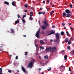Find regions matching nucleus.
Wrapping results in <instances>:
<instances>
[{"label":"nucleus","mask_w":74,"mask_h":74,"mask_svg":"<svg viewBox=\"0 0 74 74\" xmlns=\"http://www.w3.org/2000/svg\"><path fill=\"white\" fill-rule=\"evenodd\" d=\"M56 49V47H53L52 48L51 47H46L45 51L46 52H50V51H52L53 52Z\"/></svg>","instance_id":"obj_1"},{"label":"nucleus","mask_w":74,"mask_h":74,"mask_svg":"<svg viewBox=\"0 0 74 74\" xmlns=\"http://www.w3.org/2000/svg\"><path fill=\"white\" fill-rule=\"evenodd\" d=\"M60 36V34H59L58 33H57L56 35V39L54 40V41L55 42H59V41L58 42V41L60 40V38H59V37Z\"/></svg>","instance_id":"obj_2"},{"label":"nucleus","mask_w":74,"mask_h":74,"mask_svg":"<svg viewBox=\"0 0 74 74\" xmlns=\"http://www.w3.org/2000/svg\"><path fill=\"white\" fill-rule=\"evenodd\" d=\"M34 61L35 60L34 59H33L31 60V62H30L28 65H27V68L30 67V69H31L33 67V64L34 63Z\"/></svg>","instance_id":"obj_3"},{"label":"nucleus","mask_w":74,"mask_h":74,"mask_svg":"<svg viewBox=\"0 0 74 74\" xmlns=\"http://www.w3.org/2000/svg\"><path fill=\"white\" fill-rule=\"evenodd\" d=\"M40 30H38L36 32V34L35 36L37 38H39L40 37V35H39V33H40Z\"/></svg>","instance_id":"obj_4"},{"label":"nucleus","mask_w":74,"mask_h":74,"mask_svg":"<svg viewBox=\"0 0 74 74\" xmlns=\"http://www.w3.org/2000/svg\"><path fill=\"white\" fill-rule=\"evenodd\" d=\"M55 33V31L52 30L51 31L50 34H48V36H49V35H51V34H54Z\"/></svg>","instance_id":"obj_5"},{"label":"nucleus","mask_w":74,"mask_h":74,"mask_svg":"<svg viewBox=\"0 0 74 74\" xmlns=\"http://www.w3.org/2000/svg\"><path fill=\"white\" fill-rule=\"evenodd\" d=\"M65 13H66V14H70V10H69V9H66L65 11Z\"/></svg>","instance_id":"obj_6"},{"label":"nucleus","mask_w":74,"mask_h":74,"mask_svg":"<svg viewBox=\"0 0 74 74\" xmlns=\"http://www.w3.org/2000/svg\"><path fill=\"white\" fill-rule=\"evenodd\" d=\"M21 69L22 71H23L24 73H26V69H25L22 66Z\"/></svg>","instance_id":"obj_7"},{"label":"nucleus","mask_w":74,"mask_h":74,"mask_svg":"<svg viewBox=\"0 0 74 74\" xmlns=\"http://www.w3.org/2000/svg\"><path fill=\"white\" fill-rule=\"evenodd\" d=\"M44 25L45 26H48V24L47 23V21H44Z\"/></svg>","instance_id":"obj_8"},{"label":"nucleus","mask_w":74,"mask_h":74,"mask_svg":"<svg viewBox=\"0 0 74 74\" xmlns=\"http://www.w3.org/2000/svg\"><path fill=\"white\" fill-rule=\"evenodd\" d=\"M70 53L71 54V55L72 56L74 55V50H72L70 52Z\"/></svg>","instance_id":"obj_9"},{"label":"nucleus","mask_w":74,"mask_h":74,"mask_svg":"<svg viewBox=\"0 0 74 74\" xmlns=\"http://www.w3.org/2000/svg\"><path fill=\"white\" fill-rule=\"evenodd\" d=\"M2 68H3V67H2L1 68H0V74H3L2 72L3 71L2 70Z\"/></svg>","instance_id":"obj_10"},{"label":"nucleus","mask_w":74,"mask_h":74,"mask_svg":"<svg viewBox=\"0 0 74 74\" xmlns=\"http://www.w3.org/2000/svg\"><path fill=\"white\" fill-rule=\"evenodd\" d=\"M10 31L11 33H13V34H14V33H15V32L14 31V30H13V29H10Z\"/></svg>","instance_id":"obj_11"},{"label":"nucleus","mask_w":74,"mask_h":74,"mask_svg":"<svg viewBox=\"0 0 74 74\" xmlns=\"http://www.w3.org/2000/svg\"><path fill=\"white\" fill-rule=\"evenodd\" d=\"M19 23V20H17L15 22V24H17V23Z\"/></svg>","instance_id":"obj_12"},{"label":"nucleus","mask_w":74,"mask_h":74,"mask_svg":"<svg viewBox=\"0 0 74 74\" xmlns=\"http://www.w3.org/2000/svg\"><path fill=\"white\" fill-rule=\"evenodd\" d=\"M67 16H66V17H67V18H70L71 16V14H67Z\"/></svg>","instance_id":"obj_13"},{"label":"nucleus","mask_w":74,"mask_h":74,"mask_svg":"<svg viewBox=\"0 0 74 74\" xmlns=\"http://www.w3.org/2000/svg\"><path fill=\"white\" fill-rule=\"evenodd\" d=\"M61 67H62V68H63L64 70V69H65V66H63V65H62L59 67V69H61Z\"/></svg>","instance_id":"obj_14"},{"label":"nucleus","mask_w":74,"mask_h":74,"mask_svg":"<svg viewBox=\"0 0 74 74\" xmlns=\"http://www.w3.org/2000/svg\"><path fill=\"white\" fill-rule=\"evenodd\" d=\"M40 43L41 44H45V43L44 42V41H43L42 40H40Z\"/></svg>","instance_id":"obj_15"},{"label":"nucleus","mask_w":74,"mask_h":74,"mask_svg":"<svg viewBox=\"0 0 74 74\" xmlns=\"http://www.w3.org/2000/svg\"><path fill=\"white\" fill-rule=\"evenodd\" d=\"M64 58L65 60H67V55H65L64 56Z\"/></svg>","instance_id":"obj_16"},{"label":"nucleus","mask_w":74,"mask_h":74,"mask_svg":"<svg viewBox=\"0 0 74 74\" xmlns=\"http://www.w3.org/2000/svg\"><path fill=\"white\" fill-rule=\"evenodd\" d=\"M15 1H13L12 3V5H13V6H15L16 4H15Z\"/></svg>","instance_id":"obj_17"},{"label":"nucleus","mask_w":74,"mask_h":74,"mask_svg":"<svg viewBox=\"0 0 74 74\" xmlns=\"http://www.w3.org/2000/svg\"><path fill=\"white\" fill-rule=\"evenodd\" d=\"M4 4H6V5H9V3H8V2L5 1L4 2Z\"/></svg>","instance_id":"obj_18"},{"label":"nucleus","mask_w":74,"mask_h":74,"mask_svg":"<svg viewBox=\"0 0 74 74\" xmlns=\"http://www.w3.org/2000/svg\"><path fill=\"white\" fill-rule=\"evenodd\" d=\"M68 41H69V38H66V39H65V42H68Z\"/></svg>","instance_id":"obj_19"},{"label":"nucleus","mask_w":74,"mask_h":74,"mask_svg":"<svg viewBox=\"0 0 74 74\" xmlns=\"http://www.w3.org/2000/svg\"><path fill=\"white\" fill-rule=\"evenodd\" d=\"M33 12H30V17H32V16H33Z\"/></svg>","instance_id":"obj_20"},{"label":"nucleus","mask_w":74,"mask_h":74,"mask_svg":"<svg viewBox=\"0 0 74 74\" xmlns=\"http://www.w3.org/2000/svg\"><path fill=\"white\" fill-rule=\"evenodd\" d=\"M61 35H62V36H63L64 35V32L62 31L61 32Z\"/></svg>","instance_id":"obj_21"},{"label":"nucleus","mask_w":74,"mask_h":74,"mask_svg":"<svg viewBox=\"0 0 74 74\" xmlns=\"http://www.w3.org/2000/svg\"><path fill=\"white\" fill-rule=\"evenodd\" d=\"M48 56H44V58L45 59H48Z\"/></svg>","instance_id":"obj_22"},{"label":"nucleus","mask_w":74,"mask_h":74,"mask_svg":"<svg viewBox=\"0 0 74 74\" xmlns=\"http://www.w3.org/2000/svg\"><path fill=\"white\" fill-rule=\"evenodd\" d=\"M22 20L23 23H26V21L23 20V19H22Z\"/></svg>","instance_id":"obj_23"},{"label":"nucleus","mask_w":74,"mask_h":74,"mask_svg":"<svg viewBox=\"0 0 74 74\" xmlns=\"http://www.w3.org/2000/svg\"><path fill=\"white\" fill-rule=\"evenodd\" d=\"M63 14V16H66L67 15V14L65 13H62Z\"/></svg>","instance_id":"obj_24"},{"label":"nucleus","mask_w":74,"mask_h":74,"mask_svg":"<svg viewBox=\"0 0 74 74\" xmlns=\"http://www.w3.org/2000/svg\"><path fill=\"white\" fill-rule=\"evenodd\" d=\"M24 7L25 8H27L28 7V5L27 4H25L24 5Z\"/></svg>","instance_id":"obj_25"},{"label":"nucleus","mask_w":74,"mask_h":74,"mask_svg":"<svg viewBox=\"0 0 74 74\" xmlns=\"http://www.w3.org/2000/svg\"><path fill=\"white\" fill-rule=\"evenodd\" d=\"M46 26H42V29H45V28H46Z\"/></svg>","instance_id":"obj_26"},{"label":"nucleus","mask_w":74,"mask_h":74,"mask_svg":"<svg viewBox=\"0 0 74 74\" xmlns=\"http://www.w3.org/2000/svg\"><path fill=\"white\" fill-rule=\"evenodd\" d=\"M55 12V11H52V12H51V13H50V15H52V14H53L54 13V12Z\"/></svg>","instance_id":"obj_27"},{"label":"nucleus","mask_w":74,"mask_h":74,"mask_svg":"<svg viewBox=\"0 0 74 74\" xmlns=\"http://www.w3.org/2000/svg\"><path fill=\"white\" fill-rule=\"evenodd\" d=\"M67 48L68 49V50H70V46H68L67 47Z\"/></svg>","instance_id":"obj_28"},{"label":"nucleus","mask_w":74,"mask_h":74,"mask_svg":"<svg viewBox=\"0 0 74 74\" xmlns=\"http://www.w3.org/2000/svg\"><path fill=\"white\" fill-rule=\"evenodd\" d=\"M45 33V32L43 30H42L41 31V34H44Z\"/></svg>","instance_id":"obj_29"},{"label":"nucleus","mask_w":74,"mask_h":74,"mask_svg":"<svg viewBox=\"0 0 74 74\" xmlns=\"http://www.w3.org/2000/svg\"><path fill=\"white\" fill-rule=\"evenodd\" d=\"M40 49H44V47H43L40 46Z\"/></svg>","instance_id":"obj_30"},{"label":"nucleus","mask_w":74,"mask_h":74,"mask_svg":"<svg viewBox=\"0 0 74 74\" xmlns=\"http://www.w3.org/2000/svg\"><path fill=\"white\" fill-rule=\"evenodd\" d=\"M66 33L67 34V36H69V32L68 31H66Z\"/></svg>","instance_id":"obj_31"},{"label":"nucleus","mask_w":74,"mask_h":74,"mask_svg":"<svg viewBox=\"0 0 74 74\" xmlns=\"http://www.w3.org/2000/svg\"><path fill=\"white\" fill-rule=\"evenodd\" d=\"M71 44V42L69 41L68 44V45H70V44Z\"/></svg>","instance_id":"obj_32"},{"label":"nucleus","mask_w":74,"mask_h":74,"mask_svg":"<svg viewBox=\"0 0 74 74\" xmlns=\"http://www.w3.org/2000/svg\"><path fill=\"white\" fill-rule=\"evenodd\" d=\"M69 71H71V68H70V67H69Z\"/></svg>","instance_id":"obj_33"},{"label":"nucleus","mask_w":74,"mask_h":74,"mask_svg":"<svg viewBox=\"0 0 74 74\" xmlns=\"http://www.w3.org/2000/svg\"><path fill=\"white\" fill-rule=\"evenodd\" d=\"M27 53H27V52H25V55H27Z\"/></svg>","instance_id":"obj_34"},{"label":"nucleus","mask_w":74,"mask_h":74,"mask_svg":"<svg viewBox=\"0 0 74 74\" xmlns=\"http://www.w3.org/2000/svg\"><path fill=\"white\" fill-rule=\"evenodd\" d=\"M8 72H9V73H11V72H12V71H11V70H9L8 71Z\"/></svg>","instance_id":"obj_35"},{"label":"nucleus","mask_w":74,"mask_h":74,"mask_svg":"<svg viewBox=\"0 0 74 74\" xmlns=\"http://www.w3.org/2000/svg\"><path fill=\"white\" fill-rule=\"evenodd\" d=\"M70 8H73V5L72 4L70 5Z\"/></svg>","instance_id":"obj_36"},{"label":"nucleus","mask_w":74,"mask_h":74,"mask_svg":"<svg viewBox=\"0 0 74 74\" xmlns=\"http://www.w3.org/2000/svg\"><path fill=\"white\" fill-rule=\"evenodd\" d=\"M38 14H39V15H40V14H42V12H39L38 13Z\"/></svg>","instance_id":"obj_37"},{"label":"nucleus","mask_w":74,"mask_h":74,"mask_svg":"<svg viewBox=\"0 0 74 74\" xmlns=\"http://www.w3.org/2000/svg\"><path fill=\"white\" fill-rule=\"evenodd\" d=\"M70 29H71V30H74V29L73 28H72L71 27H70Z\"/></svg>","instance_id":"obj_38"},{"label":"nucleus","mask_w":74,"mask_h":74,"mask_svg":"<svg viewBox=\"0 0 74 74\" xmlns=\"http://www.w3.org/2000/svg\"><path fill=\"white\" fill-rule=\"evenodd\" d=\"M51 70V68H50L49 69H47L48 71H50Z\"/></svg>","instance_id":"obj_39"},{"label":"nucleus","mask_w":74,"mask_h":74,"mask_svg":"<svg viewBox=\"0 0 74 74\" xmlns=\"http://www.w3.org/2000/svg\"><path fill=\"white\" fill-rule=\"evenodd\" d=\"M29 18L30 19H31V21H32V20H33V18H31V17H30Z\"/></svg>","instance_id":"obj_40"},{"label":"nucleus","mask_w":74,"mask_h":74,"mask_svg":"<svg viewBox=\"0 0 74 74\" xmlns=\"http://www.w3.org/2000/svg\"><path fill=\"white\" fill-rule=\"evenodd\" d=\"M45 14V12H42V14H43V15H44V14Z\"/></svg>","instance_id":"obj_41"},{"label":"nucleus","mask_w":74,"mask_h":74,"mask_svg":"<svg viewBox=\"0 0 74 74\" xmlns=\"http://www.w3.org/2000/svg\"><path fill=\"white\" fill-rule=\"evenodd\" d=\"M25 17H26V15H23V18H25Z\"/></svg>","instance_id":"obj_42"},{"label":"nucleus","mask_w":74,"mask_h":74,"mask_svg":"<svg viewBox=\"0 0 74 74\" xmlns=\"http://www.w3.org/2000/svg\"><path fill=\"white\" fill-rule=\"evenodd\" d=\"M35 45L36 47V48H37V47H38V46H37V45H36V43H35Z\"/></svg>","instance_id":"obj_43"},{"label":"nucleus","mask_w":74,"mask_h":74,"mask_svg":"<svg viewBox=\"0 0 74 74\" xmlns=\"http://www.w3.org/2000/svg\"><path fill=\"white\" fill-rule=\"evenodd\" d=\"M15 59H16V60H17V59H18V56H16V58H15Z\"/></svg>","instance_id":"obj_44"},{"label":"nucleus","mask_w":74,"mask_h":74,"mask_svg":"<svg viewBox=\"0 0 74 74\" xmlns=\"http://www.w3.org/2000/svg\"><path fill=\"white\" fill-rule=\"evenodd\" d=\"M46 1H47V3H49V0H47Z\"/></svg>","instance_id":"obj_45"},{"label":"nucleus","mask_w":74,"mask_h":74,"mask_svg":"<svg viewBox=\"0 0 74 74\" xmlns=\"http://www.w3.org/2000/svg\"><path fill=\"white\" fill-rule=\"evenodd\" d=\"M62 25H63V26H64V25H65V24L64 23H62Z\"/></svg>","instance_id":"obj_46"},{"label":"nucleus","mask_w":74,"mask_h":74,"mask_svg":"<svg viewBox=\"0 0 74 74\" xmlns=\"http://www.w3.org/2000/svg\"><path fill=\"white\" fill-rule=\"evenodd\" d=\"M17 16H18V18H21V16H19V15H18Z\"/></svg>","instance_id":"obj_47"},{"label":"nucleus","mask_w":74,"mask_h":74,"mask_svg":"<svg viewBox=\"0 0 74 74\" xmlns=\"http://www.w3.org/2000/svg\"><path fill=\"white\" fill-rule=\"evenodd\" d=\"M44 64H42V66H45V65H44Z\"/></svg>","instance_id":"obj_48"},{"label":"nucleus","mask_w":74,"mask_h":74,"mask_svg":"<svg viewBox=\"0 0 74 74\" xmlns=\"http://www.w3.org/2000/svg\"><path fill=\"white\" fill-rule=\"evenodd\" d=\"M45 2L44 1H43V4H45Z\"/></svg>","instance_id":"obj_49"},{"label":"nucleus","mask_w":74,"mask_h":74,"mask_svg":"<svg viewBox=\"0 0 74 74\" xmlns=\"http://www.w3.org/2000/svg\"><path fill=\"white\" fill-rule=\"evenodd\" d=\"M25 12H27V10H25Z\"/></svg>","instance_id":"obj_50"},{"label":"nucleus","mask_w":74,"mask_h":74,"mask_svg":"<svg viewBox=\"0 0 74 74\" xmlns=\"http://www.w3.org/2000/svg\"><path fill=\"white\" fill-rule=\"evenodd\" d=\"M16 71L17 73H19V71L18 70H17Z\"/></svg>","instance_id":"obj_51"},{"label":"nucleus","mask_w":74,"mask_h":74,"mask_svg":"<svg viewBox=\"0 0 74 74\" xmlns=\"http://www.w3.org/2000/svg\"><path fill=\"white\" fill-rule=\"evenodd\" d=\"M41 69H40V68H39V69H38V70H39V71H41Z\"/></svg>","instance_id":"obj_52"},{"label":"nucleus","mask_w":74,"mask_h":74,"mask_svg":"<svg viewBox=\"0 0 74 74\" xmlns=\"http://www.w3.org/2000/svg\"><path fill=\"white\" fill-rule=\"evenodd\" d=\"M52 27H53V28H54V27H55V26H52Z\"/></svg>","instance_id":"obj_53"},{"label":"nucleus","mask_w":74,"mask_h":74,"mask_svg":"<svg viewBox=\"0 0 74 74\" xmlns=\"http://www.w3.org/2000/svg\"><path fill=\"white\" fill-rule=\"evenodd\" d=\"M53 41V40L52 39L50 40V42H52V41Z\"/></svg>","instance_id":"obj_54"},{"label":"nucleus","mask_w":74,"mask_h":74,"mask_svg":"<svg viewBox=\"0 0 74 74\" xmlns=\"http://www.w3.org/2000/svg\"><path fill=\"white\" fill-rule=\"evenodd\" d=\"M23 37H26V35H23Z\"/></svg>","instance_id":"obj_55"},{"label":"nucleus","mask_w":74,"mask_h":74,"mask_svg":"<svg viewBox=\"0 0 74 74\" xmlns=\"http://www.w3.org/2000/svg\"><path fill=\"white\" fill-rule=\"evenodd\" d=\"M39 59H41V57L39 56Z\"/></svg>","instance_id":"obj_56"},{"label":"nucleus","mask_w":74,"mask_h":74,"mask_svg":"<svg viewBox=\"0 0 74 74\" xmlns=\"http://www.w3.org/2000/svg\"><path fill=\"white\" fill-rule=\"evenodd\" d=\"M40 10H42V8H40Z\"/></svg>","instance_id":"obj_57"},{"label":"nucleus","mask_w":74,"mask_h":74,"mask_svg":"<svg viewBox=\"0 0 74 74\" xmlns=\"http://www.w3.org/2000/svg\"><path fill=\"white\" fill-rule=\"evenodd\" d=\"M65 4H66V5H67V2H66V3H65Z\"/></svg>","instance_id":"obj_58"},{"label":"nucleus","mask_w":74,"mask_h":74,"mask_svg":"<svg viewBox=\"0 0 74 74\" xmlns=\"http://www.w3.org/2000/svg\"><path fill=\"white\" fill-rule=\"evenodd\" d=\"M38 55V53H36V56H37V55Z\"/></svg>","instance_id":"obj_59"},{"label":"nucleus","mask_w":74,"mask_h":74,"mask_svg":"<svg viewBox=\"0 0 74 74\" xmlns=\"http://www.w3.org/2000/svg\"><path fill=\"white\" fill-rule=\"evenodd\" d=\"M0 51H2V50H1V49H0Z\"/></svg>","instance_id":"obj_60"},{"label":"nucleus","mask_w":74,"mask_h":74,"mask_svg":"<svg viewBox=\"0 0 74 74\" xmlns=\"http://www.w3.org/2000/svg\"><path fill=\"white\" fill-rule=\"evenodd\" d=\"M32 9H33V7H32L31 8V10H32Z\"/></svg>","instance_id":"obj_61"},{"label":"nucleus","mask_w":74,"mask_h":74,"mask_svg":"<svg viewBox=\"0 0 74 74\" xmlns=\"http://www.w3.org/2000/svg\"><path fill=\"white\" fill-rule=\"evenodd\" d=\"M71 25V23H70L69 24V26H70V25Z\"/></svg>","instance_id":"obj_62"},{"label":"nucleus","mask_w":74,"mask_h":74,"mask_svg":"<svg viewBox=\"0 0 74 74\" xmlns=\"http://www.w3.org/2000/svg\"><path fill=\"white\" fill-rule=\"evenodd\" d=\"M50 4H51H51H52V3L51 2V3H50Z\"/></svg>","instance_id":"obj_63"},{"label":"nucleus","mask_w":74,"mask_h":74,"mask_svg":"<svg viewBox=\"0 0 74 74\" xmlns=\"http://www.w3.org/2000/svg\"><path fill=\"white\" fill-rule=\"evenodd\" d=\"M64 29H65V30H66V27H65L64 28Z\"/></svg>","instance_id":"obj_64"}]
</instances>
